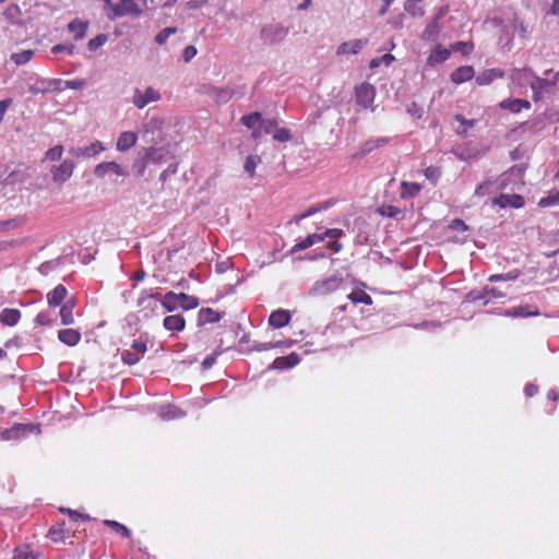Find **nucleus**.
I'll list each match as a JSON object with an SVG mask.
<instances>
[{"label": "nucleus", "mask_w": 559, "mask_h": 559, "mask_svg": "<svg viewBox=\"0 0 559 559\" xmlns=\"http://www.w3.org/2000/svg\"><path fill=\"white\" fill-rule=\"evenodd\" d=\"M176 146V143L173 145L170 143H167L166 145L162 146L153 145L147 148H143V152L148 163L160 165L163 163H166L168 159L174 158Z\"/></svg>", "instance_id": "nucleus-1"}, {"label": "nucleus", "mask_w": 559, "mask_h": 559, "mask_svg": "<svg viewBox=\"0 0 559 559\" xmlns=\"http://www.w3.org/2000/svg\"><path fill=\"white\" fill-rule=\"evenodd\" d=\"M288 28L281 24H267L261 28L260 38L265 45H275L284 40Z\"/></svg>", "instance_id": "nucleus-2"}, {"label": "nucleus", "mask_w": 559, "mask_h": 559, "mask_svg": "<svg viewBox=\"0 0 559 559\" xmlns=\"http://www.w3.org/2000/svg\"><path fill=\"white\" fill-rule=\"evenodd\" d=\"M159 293H153L148 289L142 290L140 297L138 298V307H140V312H143L145 318L153 316L158 309L157 301H159Z\"/></svg>", "instance_id": "nucleus-3"}, {"label": "nucleus", "mask_w": 559, "mask_h": 559, "mask_svg": "<svg viewBox=\"0 0 559 559\" xmlns=\"http://www.w3.org/2000/svg\"><path fill=\"white\" fill-rule=\"evenodd\" d=\"M143 10L136 4L135 0H119L112 8V14H108L109 20L121 17L128 14L139 16Z\"/></svg>", "instance_id": "nucleus-4"}, {"label": "nucleus", "mask_w": 559, "mask_h": 559, "mask_svg": "<svg viewBox=\"0 0 559 559\" xmlns=\"http://www.w3.org/2000/svg\"><path fill=\"white\" fill-rule=\"evenodd\" d=\"M40 432L39 425L35 424H14L11 428L5 429L2 432L4 440H16L21 437H25L32 432Z\"/></svg>", "instance_id": "nucleus-5"}, {"label": "nucleus", "mask_w": 559, "mask_h": 559, "mask_svg": "<svg viewBox=\"0 0 559 559\" xmlns=\"http://www.w3.org/2000/svg\"><path fill=\"white\" fill-rule=\"evenodd\" d=\"M343 282L342 277L333 275L331 277L318 281L311 287L309 294L313 296L328 295L338 288Z\"/></svg>", "instance_id": "nucleus-6"}, {"label": "nucleus", "mask_w": 559, "mask_h": 559, "mask_svg": "<svg viewBox=\"0 0 559 559\" xmlns=\"http://www.w3.org/2000/svg\"><path fill=\"white\" fill-rule=\"evenodd\" d=\"M355 97L358 105L368 108L374 100L376 88L372 84L364 82L355 88Z\"/></svg>", "instance_id": "nucleus-7"}, {"label": "nucleus", "mask_w": 559, "mask_h": 559, "mask_svg": "<svg viewBox=\"0 0 559 559\" xmlns=\"http://www.w3.org/2000/svg\"><path fill=\"white\" fill-rule=\"evenodd\" d=\"M522 74L525 76L534 78V81H532L531 84H534V86H536L537 88H539L542 91L545 90L546 92H548L547 91L548 87H554L556 85V83L558 82L556 80V75L554 76L552 80L543 79V78L535 75L533 70L530 68L514 69L512 78L515 79L516 75H522Z\"/></svg>", "instance_id": "nucleus-8"}, {"label": "nucleus", "mask_w": 559, "mask_h": 559, "mask_svg": "<svg viewBox=\"0 0 559 559\" xmlns=\"http://www.w3.org/2000/svg\"><path fill=\"white\" fill-rule=\"evenodd\" d=\"M74 162L72 159H66L58 166H52L50 171L52 174V179L57 183L66 182L73 173Z\"/></svg>", "instance_id": "nucleus-9"}, {"label": "nucleus", "mask_w": 559, "mask_h": 559, "mask_svg": "<svg viewBox=\"0 0 559 559\" xmlns=\"http://www.w3.org/2000/svg\"><path fill=\"white\" fill-rule=\"evenodd\" d=\"M491 203L493 205H498L501 209H521L524 206L525 201L521 194L501 193L499 197L492 199Z\"/></svg>", "instance_id": "nucleus-10"}, {"label": "nucleus", "mask_w": 559, "mask_h": 559, "mask_svg": "<svg viewBox=\"0 0 559 559\" xmlns=\"http://www.w3.org/2000/svg\"><path fill=\"white\" fill-rule=\"evenodd\" d=\"M160 98V95L157 91H155L152 86H148L144 94L141 93L139 88H135L134 96H133V104L142 109L144 108L148 103L156 102Z\"/></svg>", "instance_id": "nucleus-11"}, {"label": "nucleus", "mask_w": 559, "mask_h": 559, "mask_svg": "<svg viewBox=\"0 0 559 559\" xmlns=\"http://www.w3.org/2000/svg\"><path fill=\"white\" fill-rule=\"evenodd\" d=\"M202 88H203V92L209 94L210 96H212V98L217 104H226V103H228L229 99L235 94V90H230L228 87L221 88V87H215V86H212V85H204V86H202Z\"/></svg>", "instance_id": "nucleus-12"}, {"label": "nucleus", "mask_w": 559, "mask_h": 559, "mask_svg": "<svg viewBox=\"0 0 559 559\" xmlns=\"http://www.w3.org/2000/svg\"><path fill=\"white\" fill-rule=\"evenodd\" d=\"M107 173L123 177L129 175V173L116 162H103L94 168V175L98 178L105 177Z\"/></svg>", "instance_id": "nucleus-13"}, {"label": "nucleus", "mask_w": 559, "mask_h": 559, "mask_svg": "<svg viewBox=\"0 0 559 559\" xmlns=\"http://www.w3.org/2000/svg\"><path fill=\"white\" fill-rule=\"evenodd\" d=\"M104 150L105 148H104L102 142L95 141L85 147H71L69 150V154L72 157H76V158L92 157V156L97 155L98 153H100Z\"/></svg>", "instance_id": "nucleus-14"}, {"label": "nucleus", "mask_w": 559, "mask_h": 559, "mask_svg": "<svg viewBox=\"0 0 559 559\" xmlns=\"http://www.w3.org/2000/svg\"><path fill=\"white\" fill-rule=\"evenodd\" d=\"M368 41H369L368 38H359V39H354L350 41H344L337 47L336 53L338 56L346 55V53L357 55L368 44Z\"/></svg>", "instance_id": "nucleus-15"}, {"label": "nucleus", "mask_w": 559, "mask_h": 559, "mask_svg": "<svg viewBox=\"0 0 559 559\" xmlns=\"http://www.w3.org/2000/svg\"><path fill=\"white\" fill-rule=\"evenodd\" d=\"M539 310L537 307H533V306H530V305H524V306H516V307H512L510 309H507L503 311V316L504 317H513V318H518V317H522V318H527V317H537L539 316Z\"/></svg>", "instance_id": "nucleus-16"}, {"label": "nucleus", "mask_w": 559, "mask_h": 559, "mask_svg": "<svg viewBox=\"0 0 559 559\" xmlns=\"http://www.w3.org/2000/svg\"><path fill=\"white\" fill-rule=\"evenodd\" d=\"M450 56L451 49H447L441 44H438L428 56L427 64L430 67H435L437 64L443 63L445 60L450 58Z\"/></svg>", "instance_id": "nucleus-17"}, {"label": "nucleus", "mask_w": 559, "mask_h": 559, "mask_svg": "<svg viewBox=\"0 0 559 559\" xmlns=\"http://www.w3.org/2000/svg\"><path fill=\"white\" fill-rule=\"evenodd\" d=\"M292 319V314L288 310L277 309L273 311L269 317V324L275 329L286 326Z\"/></svg>", "instance_id": "nucleus-18"}, {"label": "nucleus", "mask_w": 559, "mask_h": 559, "mask_svg": "<svg viewBox=\"0 0 559 559\" xmlns=\"http://www.w3.org/2000/svg\"><path fill=\"white\" fill-rule=\"evenodd\" d=\"M504 71L500 68L487 69L476 76V83L480 86L489 85L496 79H502Z\"/></svg>", "instance_id": "nucleus-19"}, {"label": "nucleus", "mask_w": 559, "mask_h": 559, "mask_svg": "<svg viewBox=\"0 0 559 559\" xmlns=\"http://www.w3.org/2000/svg\"><path fill=\"white\" fill-rule=\"evenodd\" d=\"M225 312H218L213 310L212 308H202L198 313V326H203L206 323H215L218 322Z\"/></svg>", "instance_id": "nucleus-20"}, {"label": "nucleus", "mask_w": 559, "mask_h": 559, "mask_svg": "<svg viewBox=\"0 0 559 559\" xmlns=\"http://www.w3.org/2000/svg\"><path fill=\"white\" fill-rule=\"evenodd\" d=\"M475 71L472 66H462L456 68L450 75V80L455 84H462L474 78Z\"/></svg>", "instance_id": "nucleus-21"}, {"label": "nucleus", "mask_w": 559, "mask_h": 559, "mask_svg": "<svg viewBox=\"0 0 559 559\" xmlns=\"http://www.w3.org/2000/svg\"><path fill=\"white\" fill-rule=\"evenodd\" d=\"M60 319L63 325H71L74 323L73 309L75 307V299L70 298L60 305Z\"/></svg>", "instance_id": "nucleus-22"}, {"label": "nucleus", "mask_w": 559, "mask_h": 559, "mask_svg": "<svg viewBox=\"0 0 559 559\" xmlns=\"http://www.w3.org/2000/svg\"><path fill=\"white\" fill-rule=\"evenodd\" d=\"M68 295V290L64 285H57L51 292L47 294V302L50 307L60 306Z\"/></svg>", "instance_id": "nucleus-23"}, {"label": "nucleus", "mask_w": 559, "mask_h": 559, "mask_svg": "<svg viewBox=\"0 0 559 559\" xmlns=\"http://www.w3.org/2000/svg\"><path fill=\"white\" fill-rule=\"evenodd\" d=\"M323 241V237L320 234H310L308 235L304 240L297 242L295 246L292 247L289 250V254H294L298 251L306 250L313 246L317 242Z\"/></svg>", "instance_id": "nucleus-24"}, {"label": "nucleus", "mask_w": 559, "mask_h": 559, "mask_svg": "<svg viewBox=\"0 0 559 559\" xmlns=\"http://www.w3.org/2000/svg\"><path fill=\"white\" fill-rule=\"evenodd\" d=\"M58 338L68 346H75L81 340V333L74 329H63L58 332Z\"/></svg>", "instance_id": "nucleus-25"}, {"label": "nucleus", "mask_w": 559, "mask_h": 559, "mask_svg": "<svg viewBox=\"0 0 559 559\" xmlns=\"http://www.w3.org/2000/svg\"><path fill=\"white\" fill-rule=\"evenodd\" d=\"M138 136L132 131H124L120 133L116 147L120 152L131 148L136 143Z\"/></svg>", "instance_id": "nucleus-26"}, {"label": "nucleus", "mask_w": 559, "mask_h": 559, "mask_svg": "<svg viewBox=\"0 0 559 559\" xmlns=\"http://www.w3.org/2000/svg\"><path fill=\"white\" fill-rule=\"evenodd\" d=\"M163 325L168 331H182L186 326V320L181 314H171L167 316L164 321Z\"/></svg>", "instance_id": "nucleus-27"}, {"label": "nucleus", "mask_w": 559, "mask_h": 559, "mask_svg": "<svg viewBox=\"0 0 559 559\" xmlns=\"http://www.w3.org/2000/svg\"><path fill=\"white\" fill-rule=\"evenodd\" d=\"M21 319V311L12 308H4L0 313V322L3 325L14 326Z\"/></svg>", "instance_id": "nucleus-28"}, {"label": "nucleus", "mask_w": 559, "mask_h": 559, "mask_svg": "<svg viewBox=\"0 0 559 559\" xmlns=\"http://www.w3.org/2000/svg\"><path fill=\"white\" fill-rule=\"evenodd\" d=\"M441 24L432 19L423 31L420 38L425 41L436 40L441 32Z\"/></svg>", "instance_id": "nucleus-29"}, {"label": "nucleus", "mask_w": 559, "mask_h": 559, "mask_svg": "<svg viewBox=\"0 0 559 559\" xmlns=\"http://www.w3.org/2000/svg\"><path fill=\"white\" fill-rule=\"evenodd\" d=\"M87 27H88V22L81 21L80 19H74L68 24V29L70 32H75L74 40L83 39L86 35Z\"/></svg>", "instance_id": "nucleus-30"}, {"label": "nucleus", "mask_w": 559, "mask_h": 559, "mask_svg": "<svg viewBox=\"0 0 559 559\" xmlns=\"http://www.w3.org/2000/svg\"><path fill=\"white\" fill-rule=\"evenodd\" d=\"M159 301L167 312H174L175 310L180 308L176 293L173 290L167 292L163 297L160 296Z\"/></svg>", "instance_id": "nucleus-31"}, {"label": "nucleus", "mask_w": 559, "mask_h": 559, "mask_svg": "<svg viewBox=\"0 0 559 559\" xmlns=\"http://www.w3.org/2000/svg\"><path fill=\"white\" fill-rule=\"evenodd\" d=\"M177 299L179 300V307L185 310H191L199 306L200 301L198 297L187 295L186 293H176Z\"/></svg>", "instance_id": "nucleus-32"}, {"label": "nucleus", "mask_w": 559, "mask_h": 559, "mask_svg": "<svg viewBox=\"0 0 559 559\" xmlns=\"http://www.w3.org/2000/svg\"><path fill=\"white\" fill-rule=\"evenodd\" d=\"M331 201H325L318 205H312L306 212L295 215L290 223L299 224L301 219L312 216L313 214L328 209L331 205Z\"/></svg>", "instance_id": "nucleus-33"}, {"label": "nucleus", "mask_w": 559, "mask_h": 559, "mask_svg": "<svg viewBox=\"0 0 559 559\" xmlns=\"http://www.w3.org/2000/svg\"><path fill=\"white\" fill-rule=\"evenodd\" d=\"M148 164L147 158H145L144 152L139 153V157L134 160L132 165V171L134 176L142 177L145 173L146 166Z\"/></svg>", "instance_id": "nucleus-34"}, {"label": "nucleus", "mask_w": 559, "mask_h": 559, "mask_svg": "<svg viewBox=\"0 0 559 559\" xmlns=\"http://www.w3.org/2000/svg\"><path fill=\"white\" fill-rule=\"evenodd\" d=\"M348 298L350 299V301L353 304H365V305H371L372 304V298L370 295H368L366 292L361 290V289H356V290H353L349 295H348Z\"/></svg>", "instance_id": "nucleus-35"}, {"label": "nucleus", "mask_w": 559, "mask_h": 559, "mask_svg": "<svg viewBox=\"0 0 559 559\" xmlns=\"http://www.w3.org/2000/svg\"><path fill=\"white\" fill-rule=\"evenodd\" d=\"M423 0H406L404 3V10L413 16H423L425 11L420 5Z\"/></svg>", "instance_id": "nucleus-36"}, {"label": "nucleus", "mask_w": 559, "mask_h": 559, "mask_svg": "<svg viewBox=\"0 0 559 559\" xmlns=\"http://www.w3.org/2000/svg\"><path fill=\"white\" fill-rule=\"evenodd\" d=\"M240 120H241V123L243 126H246L247 128L254 129L260 123L261 112L254 111V112H251L248 115H243Z\"/></svg>", "instance_id": "nucleus-37"}, {"label": "nucleus", "mask_w": 559, "mask_h": 559, "mask_svg": "<svg viewBox=\"0 0 559 559\" xmlns=\"http://www.w3.org/2000/svg\"><path fill=\"white\" fill-rule=\"evenodd\" d=\"M451 50L460 51L464 57L469 56L474 50L473 41H456L451 45Z\"/></svg>", "instance_id": "nucleus-38"}, {"label": "nucleus", "mask_w": 559, "mask_h": 559, "mask_svg": "<svg viewBox=\"0 0 559 559\" xmlns=\"http://www.w3.org/2000/svg\"><path fill=\"white\" fill-rule=\"evenodd\" d=\"M33 56H34V50L27 49V50H23L22 52H19V53H12L11 60L16 66H22V64L27 63L33 58Z\"/></svg>", "instance_id": "nucleus-39"}, {"label": "nucleus", "mask_w": 559, "mask_h": 559, "mask_svg": "<svg viewBox=\"0 0 559 559\" xmlns=\"http://www.w3.org/2000/svg\"><path fill=\"white\" fill-rule=\"evenodd\" d=\"M104 525L112 528L115 532L119 533L123 537H129L131 535V531L127 526L117 521L105 520Z\"/></svg>", "instance_id": "nucleus-40"}, {"label": "nucleus", "mask_w": 559, "mask_h": 559, "mask_svg": "<svg viewBox=\"0 0 559 559\" xmlns=\"http://www.w3.org/2000/svg\"><path fill=\"white\" fill-rule=\"evenodd\" d=\"M13 559H35L29 545H22L14 549Z\"/></svg>", "instance_id": "nucleus-41"}, {"label": "nucleus", "mask_w": 559, "mask_h": 559, "mask_svg": "<svg viewBox=\"0 0 559 559\" xmlns=\"http://www.w3.org/2000/svg\"><path fill=\"white\" fill-rule=\"evenodd\" d=\"M261 163V157L258 156V155H249L246 160H245V165H243V169L250 176L252 177L254 175V170H255V167L257 165Z\"/></svg>", "instance_id": "nucleus-42"}, {"label": "nucleus", "mask_w": 559, "mask_h": 559, "mask_svg": "<svg viewBox=\"0 0 559 559\" xmlns=\"http://www.w3.org/2000/svg\"><path fill=\"white\" fill-rule=\"evenodd\" d=\"M108 36L106 34H98L94 38L90 39L87 43V48L90 51H95L102 46L106 44Z\"/></svg>", "instance_id": "nucleus-43"}, {"label": "nucleus", "mask_w": 559, "mask_h": 559, "mask_svg": "<svg viewBox=\"0 0 559 559\" xmlns=\"http://www.w3.org/2000/svg\"><path fill=\"white\" fill-rule=\"evenodd\" d=\"M141 357L138 356V353H134L132 349H126L121 353V360L123 364L128 366H133L140 361Z\"/></svg>", "instance_id": "nucleus-44"}, {"label": "nucleus", "mask_w": 559, "mask_h": 559, "mask_svg": "<svg viewBox=\"0 0 559 559\" xmlns=\"http://www.w3.org/2000/svg\"><path fill=\"white\" fill-rule=\"evenodd\" d=\"M441 174V168L438 166H429L425 169V177L433 185L438 182Z\"/></svg>", "instance_id": "nucleus-45"}, {"label": "nucleus", "mask_w": 559, "mask_h": 559, "mask_svg": "<svg viewBox=\"0 0 559 559\" xmlns=\"http://www.w3.org/2000/svg\"><path fill=\"white\" fill-rule=\"evenodd\" d=\"M176 33H177V27H165L160 32L157 33V35L155 36V41L158 45H164L167 41L168 37Z\"/></svg>", "instance_id": "nucleus-46"}, {"label": "nucleus", "mask_w": 559, "mask_h": 559, "mask_svg": "<svg viewBox=\"0 0 559 559\" xmlns=\"http://www.w3.org/2000/svg\"><path fill=\"white\" fill-rule=\"evenodd\" d=\"M379 214L391 218H396L402 213L401 209L394 205H382L378 209Z\"/></svg>", "instance_id": "nucleus-47"}, {"label": "nucleus", "mask_w": 559, "mask_h": 559, "mask_svg": "<svg viewBox=\"0 0 559 559\" xmlns=\"http://www.w3.org/2000/svg\"><path fill=\"white\" fill-rule=\"evenodd\" d=\"M394 56L391 53H385L380 58H374L370 61L369 67L370 69L378 68L381 63H384L385 66H390L394 61Z\"/></svg>", "instance_id": "nucleus-48"}, {"label": "nucleus", "mask_w": 559, "mask_h": 559, "mask_svg": "<svg viewBox=\"0 0 559 559\" xmlns=\"http://www.w3.org/2000/svg\"><path fill=\"white\" fill-rule=\"evenodd\" d=\"M519 275H520V271L515 270V271L508 272L504 274H493V275L489 276L488 281L489 282L512 281V280L518 278Z\"/></svg>", "instance_id": "nucleus-49"}, {"label": "nucleus", "mask_w": 559, "mask_h": 559, "mask_svg": "<svg viewBox=\"0 0 559 559\" xmlns=\"http://www.w3.org/2000/svg\"><path fill=\"white\" fill-rule=\"evenodd\" d=\"M37 83L45 84L46 85L45 88H49V92L50 91L60 92L62 90L61 88L62 80H60V79H50V80L40 79L37 81Z\"/></svg>", "instance_id": "nucleus-50"}, {"label": "nucleus", "mask_w": 559, "mask_h": 559, "mask_svg": "<svg viewBox=\"0 0 559 559\" xmlns=\"http://www.w3.org/2000/svg\"><path fill=\"white\" fill-rule=\"evenodd\" d=\"M259 124L262 128L264 134H270V133H274V131L277 127V121H276V119H263L261 117Z\"/></svg>", "instance_id": "nucleus-51"}, {"label": "nucleus", "mask_w": 559, "mask_h": 559, "mask_svg": "<svg viewBox=\"0 0 559 559\" xmlns=\"http://www.w3.org/2000/svg\"><path fill=\"white\" fill-rule=\"evenodd\" d=\"M273 139L278 142H287L292 139L290 131L287 128H277L273 133Z\"/></svg>", "instance_id": "nucleus-52"}, {"label": "nucleus", "mask_w": 559, "mask_h": 559, "mask_svg": "<svg viewBox=\"0 0 559 559\" xmlns=\"http://www.w3.org/2000/svg\"><path fill=\"white\" fill-rule=\"evenodd\" d=\"M402 188H403V194H402L403 197H405V194H408L409 197H414L417 193H419V191H420V186L415 182L409 183V182L403 181Z\"/></svg>", "instance_id": "nucleus-53"}, {"label": "nucleus", "mask_w": 559, "mask_h": 559, "mask_svg": "<svg viewBox=\"0 0 559 559\" xmlns=\"http://www.w3.org/2000/svg\"><path fill=\"white\" fill-rule=\"evenodd\" d=\"M183 415H185V412L182 409H180L179 407H168V409L166 412L160 413V416L164 419L179 418V417H182Z\"/></svg>", "instance_id": "nucleus-54"}, {"label": "nucleus", "mask_w": 559, "mask_h": 559, "mask_svg": "<svg viewBox=\"0 0 559 559\" xmlns=\"http://www.w3.org/2000/svg\"><path fill=\"white\" fill-rule=\"evenodd\" d=\"M516 103L518 98H508L500 102L499 107L501 109H508L511 112H520L519 105Z\"/></svg>", "instance_id": "nucleus-55"}, {"label": "nucleus", "mask_w": 559, "mask_h": 559, "mask_svg": "<svg viewBox=\"0 0 559 559\" xmlns=\"http://www.w3.org/2000/svg\"><path fill=\"white\" fill-rule=\"evenodd\" d=\"M377 147H378V143H376L374 140L370 139L364 143V145L360 147V150L358 151V153L356 155L364 157V156L368 155L369 153H371Z\"/></svg>", "instance_id": "nucleus-56"}, {"label": "nucleus", "mask_w": 559, "mask_h": 559, "mask_svg": "<svg viewBox=\"0 0 559 559\" xmlns=\"http://www.w3.org/2000/svg\"><path fill=\"white\" fill-rule=\"evenodd\" d=\"M62 153H63V146L56 145L46 152V157L51 160H59V159H61Z\"/></svg>", "instance_id": "nucleus-57"}, {"label": "nucleus", "mask_w": 559, "mask_h": 559, "mask_svg": "<svg viewBox=\"0 0 559 559\" xmlns=\"http://www.w3.org/2000/svg\"><path fill=\"white\" fill-rule=\"evenodd\" d=\"M484 298H485V294L483 290L472 289L465 295L464 301L475 302V301L481 300Z\"/></svg>", "instance_id": "nucleus-58"}, {"label": "nucleus", "mask_w": 559, "mask_h": 559, "mask_svg": "<svg viewBox=\"0 0 559 559\" xmlns=\"http://www.w3.org/2000/svg\"><path fill=\"white\" fill-rule=\"evenodd\" d=\"M512 26H513L514 29H516L519 32L521 37L524 38L526 36L527 27L524 24V22L521 21L516 15H514L513 19H512Z\"/></svg>", "instance_id": "nucleus-59"}, {"label": "nucleus", "mask_w": 559, "mask_h": 559, "mask_svg": "<svg viewBox=\"0 0 559 559\" xmlns=\"http://www.w3.org/2000/svg\"><path fill=\"white\" fill-rule=\"evenodd\" d=\"M177 170H178L177 163H173V164L168 165V167L160 174L159 180L162 182H166L170 176H173L177 173Z\"/></svg>", "instance_id": "nucleus-60"}, {"label": "nucleus", "mask_w": 559, "mask_h": 559, "mask_svg": "<svg viewBox=\"0 0 559 559\" xmlns=\"http://www.w3.org/2000/svg\"><path fill=\"white\" fill-rule=\"evenodd\" d=\"M131 349L134 352V353H138V356L142 357L144 356V354L146 353L147 350V346H146V343L145 342H142V341H139V340H135L132 342L131 344Z\"/></svg>", "instance_id": "nucleus-61"}, {"label": "nucleus", "mask_w": 559, "mask_h": 559, "mask_svg": "<svg viewBox=\"0 0 559 559\" xmlns=\"http://www.w3.org/2000/svg\"><path fill=\"white\" fill-rule=\"evenodd\" d=\"M19 221L17 218H11V219H7V221H1L0 222V233H4V231H8L10 229H14L16 227H19Z\"/></svg>", "instance_id": "nucleus-62"}, {"label": "nucleus", "mask_w": 559, "mask_h": 559, "mask_svg": "<svg viewBox=\"0 0 559 559\" xmlns=\"http://www.w3.org/2000/svg\"><path fill=\"white\" fill-rule=\"evenodd\" d=\"M74 49H75V46L73 44H70V45L58 44L51 48V52L52 53L68 52L70 55H72L74 52Z\"/></svg>", "instance_id": "nucleus-63"}, {"label": "nucleus", "mask_w": 559, "mask_h": 559, "mask_svg": "<svg viewBox=\"0 0 559 559\" xmlns=\"http://www.w3.org/2000/svg\"><path fill=\"white\" fill-rule=\"evenodd\" d=\"M407 112L411 114L415 118H421L424 114V108L419 106L416 102H412L407 107Z\"/></svg>", "instance_id": "nucleus-64"}]
</instances>
